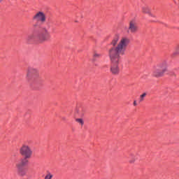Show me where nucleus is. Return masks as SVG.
<instances>
[{
    "instance_id": "nucleus-9",
    "label": "nucleus",
    "mask_w": 179,
    "mask_h": 179,
    "mask_svg": "<svg viewBox=\"0 0 179 179\" xmlns=\"http://www.w3.org/2000/svg\"><path fill=\"white\" fill-rule=\"evenodd\" d=\"M101 57H103V55L101 53L94 52L92 55V61L95 62V61H97V59L101 58Z\"/></svg>"
},
{
    "instance_id": "nucleus-15",
    "label": "nucleus",
    "mask_w": 179,
    "mask_h": 179,
    "mask_svg": "<svg viewBox=\"0 0 179 179\" xmlns=\"http://www.w3.org/2000/svg\"><path fill=\"white\" fill-rule=\"evenodd\" d=\"M178 54V53H177V52H174V53H173L174 55H177Z\"/></svg>"
},
{
    "instance_id": "nucleus-2",
    "label": "nucleus",
    "mask_w": 179,
    "mask_h": 179,
    "mask_svg": "<svg viewBox=\"0 0 179 179\" xmlns=\"http://www.w3.org/2000/svg\"><path fill=\"white\" fill-rule=\"evenodd\" d=\"M118 40H120L118 36L115 37L110 43L112 47L108 50V55L110 61V71L112 75H120L121 56L125 55V51L130 43L128 37H122L119 43Z\"/></svg>"
},
{
    "instance_id": "nucleus-4",
    "label": "nucleus",
    "mask_w": 179,
    "mask_h": 179,
    "mask_svg": "<svg viewBox=\"0 0 179 179\" xmlns=\"http://www.w3.org/2000/svg\"><path fill=\"white\" fill-rule=\"evenodd\" d=\"M26 80L31 86L43 83V79L40 76L38 69L31 67H29L27 70Z\"/></svg>"
},
{
    "instance_id": "nucleus-11",
    "label": "nucleus",
    "mask_w": 179,
    "mask_h": 179,
    "mask_svg": "<svg viewBox=\"0 0 179 179\" xmlns=\"http://www.w3.org/2000/svg\"><path fill=\"white\" fill-rule=\"evenodd\" d=\"M146 96H148L147 92H143L142 94H141L138 99L139 103L145 101V98L146 97Z\"/></svg>"
},
{
    "instance_id": "nucleus-6",
    "label": "nucleus",
    "mask_w": 179,
    "mask_h": 179,
    "mask_svg": "<svg viewBox=\"0 0 179 179\" xmlns=\"http://www.w3.org/2000/svg\"><path fill=\"white\" fill-rule=\"evenodd\" d=\"M138 30H139V28L138 27V24L136 23V21L131 20L129 23L127 33L129 34H135V33H138Z\"/></svg>"
},
{
    "instance_id": "nucleus-13",
    "label": "nucleus",
    "mask_w": 179,
    "mask_h": 179,
    "mask_svg": "<svg viewBox=\"0 0 179 179\" xmlns=\"http://www.w3.org/2000/svg\"><path fill=\"white\" fill-rule=\"evenodd\" d=\"M52 178V174L48 173L45 176V179H51Z\"/></svg>"
},
{
    "instance_id": "nucleus-8",
    "label": "nucleus",
    "mask_w": 179,
    "mask_h": 179,
    "mask_svg": "<svg viewBox=\"0 0 179 179\" xmlns=\"http://www.w3.org/2000/svg\"><path fill=\"white\" fill-rule=\"evenodd\" d=\"M76 113L79 117H83L85 115V108L82 106L77 107Z\"/></svg>"
},
{
    "instance_id": "nucleus-5",
    "label": "nucleus",
    "mask_w": 179,
    "mask_h": 179,
    "mask_svg": "<svg viewBox=\"0 0 179 179\" xmlns=\"http://www.w3.org/2000/svg\"><path fill=\"white\" fill-rule=\"evenodd\" d=\"M166 72H169V64L166 60H164L154 66L152 76L153 78H163Z\"/></svg>"
},
{
    "instance_id": "nucleus-16",
    "label": "nucleus",
    "mask_w": 179,
    "mask_h": 179,
    "mask_svg": "<svg viewBox=\"0 0 179 179\" xmlns=\"http://www.w3.org/2000/svg\"><path fill=\"white\" fill-rule=\"evenodd\" d=\"M150 22H156V20H150Z\"/></svg>"
},
{
    "instance_id": "nucleus-3",
    "label": "nucleus",
    "mask_w": 179,
    "mask_h": 179,
    "mask_svg": "<svg viewBox=\"0 0 179 179\" xmlns=\"http://www.w3.org/2000/svg\"><path fill=\"white\" fill-rule=\"evenodd\" d=\"M20 154L24 158H22L20 162L15 164L17 173L20 177H26V176H27V171H29L26 166L29 165L28 159H31V156H33V150H31V147L27 144H23L20 148Z\"/></svg>"
},
{
    "instance_id": "nucleus-7",
    "label": "nucleus",
    "mask_w": 179,
    "mask_h": 179,
    "mask_svg": "<svg viewBox=\"0 0 179 179\" xmlns=\"http://www.w3.org/2000/svg\"><path fill=\"white\" fill-rule=\"evenodd\" d=\"M142 10H143V13H148L151 17H154L155 19H156V15L150 13V8H149V7L144 6L142 8Z\"/></svg>"
},
{
    "instance_id": "nucleus-10",
    "label": "nucleus",
    "mask_w": 179,
    "mask_h": 179,
    "mask_svg": "<svg viewBox=\"0 0 179 179\" xmlns=\"http://www.w3.org/2000/svg\"><path fill=\"white\" fill-rule=\"evenodd\" d=\"M129 163H130V164H134V163H135V162H136V156H135V155L134 154H130L129 155Z\"/></svg>"
},
{
    "instance_id": "nucleus-12",
    "label": "nucleus",
    "mask_w": 179,
    "mask_h": 179,
    "mask_svg": "<svg viewBox=\"0 0 179 179\" xmlns=\"http://www.w3.org/2000/svg\"><path fill=\"white\" fill-rule=\"evenodd\" d=\"M76 122H78V124H80V125H83L85 124V122H83V119L82 118H78L76 119Z\"/></svg>"
},
{
    "instance_id": "nucleus-14",
    "label": "nucleus",
    "mask_w": 179,
    "mask_h": 179,
    "mask_svg": "<svg viewBox=\"0 0 179 179\" xmlns=\"http://www.w3.org/2000/svg\"><path fill=\"white\" fill-rule=\"evenodd\" d=\"M133 105L134 107H136L138 106V103H136V101H134Z\"/></svg>"
},
{
    "instance_id": "nucleus-1",
    "label": "nucleus",
    "mask_w": 179,
    "mask_h": 179,
    "mask_svg": "<svg viewBox=\"0 0 179 179\" xmlns=\"http://www.w3.org/2000/svg\"><path fill=\"white\" fill-rule=\"evenodd\" d=\"M32 20L35 22L32 24L33 34L29 35L26 41L27 44H43L51 40V33L48 28L43 24L45 23L47 16L43 11H38L33 17Z\"/></svg>"
}]
</instances>
